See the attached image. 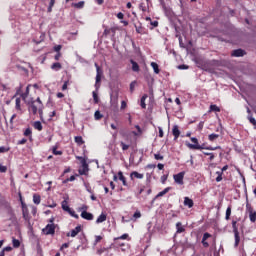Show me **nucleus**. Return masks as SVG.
Wrapping results in <instances>:
<instances>
[{"mask_svg": "<svg viewBox=\"0 0 256 256\" xmlns=\"http://www.w3.org/2000/svg\"><path fill=\"white\" fill-rule=\"evenodd\" d=\"M185 145L186 147H188V149H191L192 151H203V149H206L207 151H217L218 149H222L221 146H207L205 143H203L202 145H193L189 141H186Z\"/></svg>", "mask_w": 256, "mask_h": 256, "instance_id": "1", "label": "nucleus"}, {"mask_svg": "<svg viewBox=\"0 0 256 256\" xmlns=\"http://www.w3.org/2000/svg\"><path fill=\"white\" fill-rule=\"evenodd\" d=\"M2 207H4L7 215L9 216L8 221H11V223L15 224L17 222V215H15V210H13L11 204L8 201H3Z\"/></svg>", "mask_w": 256, "mask_h": 256, "instance_id": "2", "label": "nucleus"}, {"mask_svg": "<svg viewBox=\"0 0 256 256\" xmlns=\"http://www.w3.org/2000/svg\"><path fill=\"white\" fill-rule=\"evenodd\" d=\"M24 103L28 107L29 113H32V115H37L39 106L35 103V99L33 97H31L28 100H25Z\"/></svg>", "mask_w": 256, "mask_h": 256, "instance_id": "3", "label": "nucleus"}, {"mask_svg": "<svg viewBox=\"0 0 256 256\" xmlns=\"http://www.w3.org/2000/svg\"><path fill=\"white\" fill-rule=\"evenodd\" d=\"M246 211L249 213V219L251 223L256 221V211L253 209V206L249 203V197L246 194Z\"/></svg>", "mask_w": 256, "mask_h": 256, "instance_id": "4", "label": "nucleus"}, {"mask_svg": "<svg viewBox=\"0 0 256 256\" xmlns=\"http://www.w3.org/2000/svg\"><path fill=\"white\" fill-rule=\"evenodd\" d=\"M61 207L66 213H69L71 217H74V219H79V215L75 213V210H73V208L69 207V203L67 202V200H63L61 202Z\"/></svg>", "mask_w": 256, "mask_h": 256, "instance_id": "5", "label": "nucleus"}, {"mask_svg": "<svg viewBox=\"0 0 256 256\" xmlns=\"http://www.w3.org/2000/svg\"><path fill=\"white\" fill-rule=\"evenodd\" d=\"M55 229H57V225L47 224L45 228L42 229V233L44 235H55Z\"/></svg>", "mask_w": 256, "mask_h": 256, "instance_id": "6", "label": "nucleus"}, {"mask_svg": "<svg viewBox=\"0 0 256 256\" xmlns=\"http://www.w3.org/2000/svg\"><path fill=\"white\" fill-rule=\"evenodd\" d=\"M173 179L174 182L177 183V185H183V179H185V171L174 174Z\"/></svg>", "mask_w": 256, "mask_h": 256, "instance_id": "7", "label": "nucleus"}, {"mask_svg": "<svg viewBox=\"0 0 256 256\" xmlns=\"http://www.w3.org/2000/svg\"><path fill=\"white\" fill-rule=\"evenodd\" d=\"M247 55V51L242 48L234 49L231 51V57H245Z\"/></svg>", "mask_w": 256, "mask_h": 256, "instance_id": "8", "label": "nucleus"}, {"mask_svg": "<svg viewBox=\"0 0 256 256\" xmlns=\"http://www.w3.org/2000/svg\"><path fill=\"white\" fill-rule=\"evenodd\" d=\"M79 239L82 245H78L76 247V251H79V249H82V250L87 249V237L85 236V234H82L81 236H79Z\"/></svg>", "mask_w": 256, "mask_h": 256, "instance_id": "9", "label": "nucleus"}, {"mask_svg": "<svg viewBox=\"0 0 256 256\" xmlns=\"http://www.w3.org/2000/svg\"><path fill=\"white\" fill-rule=\"evenodd\" d=\"M82 231V226L78 225L75 227V229H72L70 232H68L66 234L67 237H77V235H79V233H81Z\"/></svg>", "mask_w": 256, "mask_h": 256, "instance_id": "10", "label": "nucleus"}, {"mask_svg": "<svg viewBox=\"0 0 256 256\" xmlns=\"http://www.w3.org/2000/svg\"><path fill=\"white\" fill-rule=\"evenodd\" d=\"M80 217L82 219H85L86 221H93V219L95 218L93 213L88 212V211H82L81 214H80Z\"/></svg>", "mask_w": 256, "mask_h": 256, "instance_id": "11", "label": "nucleus"}, {"mask_svg": "<svg viewBox=\"0 0 256 256\" xmlns=\"http://www.w3.org/2000/svg\"><path fill=\"white\" fill-rule=\"evenodd\" d=\"M103 76H101V72L99 71L98 69V74H96V82H95V90L96 92H99V89H101V79H102Z\"/></svg>", "mask_w": 256, "mask_h": 256, "instance_id": "12", "label": "nucleus"}, {"mask_svg": "<svg viewBox=\"0 0 256 256\" xmlns=\"http://www.w3.org/2000/svg\"><path fill=\"white\" fill-rule=\"evenodd\" d=\"M192 61L195 62V65H196L199 69H201L202 66H203V64H204L207 60H205V58H203V57L196 56V57H194V58L192 59Z\"/></svg>", "mask_w": 256, "mask_h": 256, "instance_id": "13", "label": "nucleus"}, {"mask_svg": "<svg viewBox=\"0 0 256 256\" xmlns=\"http://www.w3.org/2000/svg\"><path fill=\"white\" fill-rule=\"evenodd\" d=\"M172 135L174 136V141H177V139H179V137L181 136V130H179L178 125L173 126Z\"/></svg>", "mask_w": 256, "mask_h": 256, "instance_id": "14", "label": "nucleus"}, {"mask_svg": "<svg viewBox=\"0 0 256 256\" xmlns=\"http://www.w3.org/2000/svg\"><path fill=\"white\" fill-rule=\"evenodd\" d=\"M200 69H202V71H206V73H215V70L211 68V65L209 64L208 60L205 61V63Z\"/></svg>", "mask_w": 256, "mask_h": 256, "instance_id": "15", "label": "nucleus"}, {"mask_svg": "<svg viewBox=\"0 0 256 256\" xmlns=\"http://www.w3.org/2000/svg\"><path fill=\"white\" fill-rule=\"evenodd\" d=\"M118 179L119 181H122V185L124 187H127L129 189V183H127V178L125 177V175H123V171L118 172Z\"/></svg>", "mask_w": 256, "mask_h": 256, "instance_id": "16", "label": "nucleus"}, {"mask_svg": "<svg viewBox=\"0 0 256 256\" xmlns=\"http://www.w3.org/2000/svg\"><path fill=\"white\" fill-rule=\"evenodd\" d=\"M195 205V202L193 201V199L189 198V197H184V206L187 207L188 209L193 208V206Z\"/></svg>", "mask_w": 256, "mask_h": 256, "instance_id": "17", "label": "nucleus"}, {"mask_svg": "<svg viewBox=\"0 0 256 256\" xmlns=\"http://www.w3.org/2000/svg\"><path fill=\"white\" fill-rule=\"evenodd\" d=\"M130 63L132 65V71H134V73H139V71H141V68L139 67V63H137L135 60L130 59Z\"/></svg>", "mask_w": 256, "mask_h": 256, "instance_id": "18", "label": "nucleus"}, {"mask_svg": "<svg viewBox=\"0 0 256 256\" xmlns=\"http://www.w3.org/2000/svg\"><path fill=\"white\" fill-rule=\"evenodd\" d=\"M105 221H107V214L102 212L96 219V224L99 225L100 223H105Z\"/></svg>", "mask_w": 256, "mask_h": 256, "instance_id": "19", "label": "nucleus"}, {"mask_svg": "<svg viewBox=\"0 0 256 256\" xmlns=\"http://www.w3.org/2000/svg\"><path fill=\"white\" fill-rule=\"evenodd\" d=\"M150 65L156 75H159V73H161V69H159V64H157V62H151Z\"/></svg>", "mask_w": 256, "mask_h": 256, "instance_id": "20", "label": "nucleus"}, {"mask_svg": "<svg viewBox=\"0 0 256 256\" xmlns=\"http://www.w3.org/2000/svg\"><path fill=\"white\" fill-rule=\"evenodd\" d=\"M147 97H149L147 94H144L141 99H140V107L142 109H147V104L145 103V101L147 100Z\"/></svg>", "mask_w": 256, "mask_h": 256, "instance_id": "21", "label": "nucleus"}, {"mask_svg": "<svg viewBox=\"0 0 256 256\" xmlns=\"http://www.w3.org/2000/svg\"><path fill=\"white\" fill-rule=\"evenodd\" d=\"M133 177H135L136 179H143V174H141L137 171H133V172L130 173L131 181H133Z\"/></svg>", "mask_w": 256, "mask_h": 256, "instance_id": "22", "label": "nucleus"}, {"mask_svg": "<svg viewBox=\"0 0 256 256\" xmlns=\"http://www.w3.org/2000/svg\"><path fill=\"white\" fill-rule=\"evenodd\" d=\"M161 7L165 13V15L169 16L171 13H173V10H171V7H167V4H161Z\"/></svg>", "mask_w": 256, "mask_h": 256, "instance_id": "23", "label": "nucleus"}, {"mask_svg": "<svg viewBox=\"0 0 256 256\" xmlns=\"http://www.w3.org/2000/svg\"><path fill=\"white\" fill-rule=\"evenodd\" d=\"M78 175H89V166H82V169L78 170Z\"/></svg>", "mask_w": 256, "mask_h": 256, "instance_id": "24", "label": "nucleus"}, {"mask_svg": "<svg viewBox=\"0 0 256 256\" xmlns=\"http://www.w3.org/2000/svg\"><path fill=\"white\" fill-rule=\"evenodd\" d=\"M31 87V84H29L27 87H26V90L24 93H21L20 96L22 97V100L24 101H27V98L29 97V89Z\"/></svg>", "mask_w": 256, "mask_h": 256, "instance_id": "25", "label": "nucleus"}, {"mask_svg": "<svg viewBox=\"0 0 256 256\" xmlns=\"http://www.w3.org/2000/svg\"><path fill=\"white\" fill-rule=\"evenodd\" d=\"M176 233H185V227L181 222L176 223Z\"/></svg>", "mask_w": 256, "mask_h": 256, "instance_id": "26", "label": "nucleus"}, {"mask_svg": "<svg viewBox=\"0 0 256 256\" xmlns=\"http://www.w3.org/2000/svg\"><path fill=\"white\" fill-rule=\"evenodd\" d=\"M234 247H239V243H241V236L239 235V232H234Z\"/></svg>", "mask_w": 256, "mask_h": 256, "instance_id": "27", "label": "nucleus"}, {"mask_svg": "<svg viewBox=\"0 0 256 256\" xmlns=\"http://www.w3.org/2000/svg\"><path fill=\"white\" fill-rule=\"evenodd\" d=\"M77 177H79V174H74L72 176H70L69 178H66L65 180L62 181L63 185H67V183L69 181L73 182L75 181V179H77Z\"/></svg>", "mask_w": 256, "mask_h": 256, "instance_id": "28", "label": "nucleus"}, {"mask_svg": "<svg viewBox=\"0 0 256 256\" xmlns=\"http://www.w3.org/2000/svg\"><path fill=\"white\" fill-rule=\"evenodd\" d=\"M92 97H93V101H94L95 105H99V102L101 101L99 99V92L93 91L92 92Z\"/></svg>", "mask_w": 256, "mask_h": 256, "instance_id": "29", "label": "nucleus"}, {"mask_svg": "<svg viewBox=\"0 0 256 256\" xmlns=\"http://www.w3.org/2000/svg\"><path fill=\"white\" fill-rule=\"evenodd\" d=\"M209 111L213 112V113H221V108L219 106H217L216 104H211Z\"/></svg>", "mask_w": 256, "mask_h": 256, "instance_id": "30", "label": "nucleus"}, {"mask_svg": "<svg viewBox=\"0 0 256 256\" xmlns=\"http://www.w3.org/2000/svg\"><path fill=\"white\" fill-rule=\"evenodd\" d=\"M52 71H59L63 69V66L59 62H55L51 65Z\"/></svg>", "mask_w": 256, "mask_h": 256, "instance_id": "31", "label": "nucleus"}, {"mask_svg": "<svg viewBox=\"0 0 256 256\" xmlns=\"http://www.w3.org/2000/svg\"><path fill=\"white\" fill-rule=\"evenodd\" d=\"M12 245H13L14 249H19L21 247V241H19V239H16L15 237H13Z\"/></svg>", "mask_w": 256, "mask_h": 256, "instance_id": "32", "label": "nucleus"}, {"mask_svg": "<svg viewBox=\"0 0 256 256\" xmlns=\"http://www.w3.org/2000/svg\"><path fill=\"white\" fill-rule=\"evenodd\" d=\"M33 127L37 131H43V124L41 123V121H35Z\"/></svg>", "mask_w": 256, "mask_h": 256, "instance_id": "33", "label": "nucleus"}, {"mask_svg": "<svg viewBox=\"0 0 256 256\" xmlns=\"http://www.w3.org/2000/svg\"><path fill=\"white\" fill-rule=\"evenodd\" d=\"M74 141L77 145H85V140H83L82 136H75Z\"/></svg>", "mask_w": 256, "mask_h": 256, "instance_id": "34", "label": "nucleus"}, {"mask_svg": "<svg viewBox=\"0 0 256 256\" xmlns=\"http://www.w3.org/2000/svg\"><path fill=\"white\" fill-rule=\"evenodd\" d=\"M45 109V106L38 107L37 113L39 114L40 120L42 123H45V119L43 118V110Z\"/></svg>", "mask_w": 256, "mask_h": 256, "instance_id": "35", "label": "nucleus"}, {"mask_svg": "<svg viewBox=\"0 0 256 256\" xmlns=\"http://www.w3.org/2000/svg\"><path fill=\"white\" fill-rule=\"evenodd\" d=\"M33 203L35 205H39L41 203V195L39 194H34L33 195Z\"/></svg>", "mask_w": 256, "mask_h": 256, "instance_id": "36", "label": "nucleus"}, {"mask_svg": "<svg viewBox=\"0 0 256 256\" xmlns=\"http://www.w3.org/2000/svg\"><path fill=\"white\" fill-rule=\"evenodd\" d=\"M94 119H95V121H101V119H103V114H101V111H99V110L95 111Z\"/></svg>", "mask_w": 256, "mask_h": 256, "instance_id": "37", "label": "nucleus"}, {"mask_svg": "<svg viewBox=\"0 0 256 256\" xmlns=\"http://www.w3.org/2000/svg\"><path fill=\"white\" fill-rule=\"evenodd\" d=\"M24 137H30V140L32 139V135H33V131L31 130V128H26L25 131H24Z\"/></svg>", "mask_w": 256, "mask_h": 256, "instance_id": "38", "label": "nucleus"}, {"mask_svg": "<svg viewBox=\"0 0 256 256\" xmlns=\"http://www.w3.org/2000/svg\"><path fill=\"white\" fill-rule=\"evenodd\" d=\"M170 191H171V187H166L164 190H162L157 194V197H163L164 195H167V193Z\"/></svg>", "mask_w": 256, "mask_h": 256, "instance_id": "39", "label": "nucleus"}, {"mask_svg": "<svg viewBox=\"0 0 256 256\" xmlns=\"http://www.w3.org/2000/svg\"><path fill=\"white\" fill-rule=\"evenodd\" d=\"M72 5L76 9H83V7H85V1H80L78 3H73Z\"/></svg>", "mask_w": 256, "mask_h": 256, "instance_id": "40", "label": "nucleus"}, {"mask_svg": "<svg viewBox=\"0 0 256 256\" xmlns=\"http://www.w3.org/2000/svg\"><path fill=\"white\" fill-rule=\"evenodd\" d=\"M216 175H218L216 177V183H221V181H223V172H222V170L221 171H217Z\"/></svg>", "mask_w": 256, "mask_h": 256, "instance_id": "41", "label": "nucleus"}, {"mask_svg": "<svg viewBox=\"0 0 256 256\" xmlns=\"http://www.w3.org/2000/svg\"><path fill=\"white\" fill-rule=\"evenodd\" d=\"M225 219L226 221H229L231 219V205H229L226 209Z\"/></svg>", "mask_w": 256, "mask_h": 256, "instance_id": "42", "label": "nucleus"}, {"mask_svg": "<svg viewBox=\"0 0 256 256\" xmlns=\"http://www.w3.org/2000/svg\"><path fill=\"white\" fill-rule=\"evenodd\" d=\"M22 215H29V208H27L26 203H22Z\"/></svg>", "mask_w": 256, "mask_h": 256, "instance_id": "43", "label": "nucleus"}, {"mask_svg": "<svg viewBox=\"0 0 256 256\" xmlns=\"http://www.w3.org/2000/svg\"><path fill=\"white\" fill-rule=\"evenodd\" d=\"M248 120L251 123V125L254 126V129H256V119L253 117V115H248Z\"/></svg>", "mask_w": 256, "mask_h": 256, "instance_id": "44", "label": "nucleus"}, {"mask_svg": "<svg viewBox=\"0 0 256 256\" xmlns=\"http://www.w3.org/2000/svg\"><path fill=\"white\" fill-rule=\"evenodd\" d=\"M175 37L178 39L179 41V46L182 48V49H185V44H183V37H181V35H175Z\"/></svg>", "mask_w": 256, "mask_h": 256, "instance_id": "45", "label": "nucleus"}, {"mask_svg": "<svg viewBox=\"0 0 256 256\" xmlns=\"http://www.w3.org/2000/svg\"><path fill=\"white\" fill-rule=\"evenodd\" d=\"M203 155L208 156L209 161H213V159H215V153H213V152H203Z\"/></svg>", "mask_w": 256, "mask_h": 256, "instance_id": "46", "label": "nucleus"}, {"mask_svg": "<svg viewBox=\"0 0 256 256\" xmlns=\"http://www.w3.org/2000/svg\"><path fill=\"white\" fill-rule=\"evenodd\" d=\"M210 67H217L219 65V60H207Z\"/></svg>", "mask_w": 256, "mask_h": 256, "instance_id": "47", "label": "nucleus"}, {"mask_svg": "<svg viewBox=\"0 0 256 256\" xmlns=\"http://www.w3.org/2000/svg\"><path fill=\"white\" fill-rule=\"evenodd\" d=\"M52 153L53 155H63V151L57 150V146H53Z\"/></svg>", "mask_w": 256, "mask_h": 256, "instance_id": "48", "label": "nucleus"}, {"mask_svg": "<svg viewBox=\"0 0 256 256\" xmlns=\"http://www.w3.org/2000/svg\"><path fill=\"white\" fill-rule=\"evenodd\" d=\"M210 237H211V233L205 232V233L203 234L201 243H205V241H207V239H210Z\"/></svg>", "mask_w": 256, "mask_h": 256, "instance_id": "49", "label": "nucleus"}, {"mask_svg": "<svg viewBox=\"0 0 256 256\" xmlns=\"http://www.w3.org/2000/svg\"><path fill=\"white\" fill-rule=\"evenodd\" d=\"M135 129H137L138 133L136 131H133V135L137 136V135H141L143 133V130L141 129V126L136 125Z\"/></svg>", "mask_w": 256, "mask_h": 256, "instance_id": "50", "label": "nucleus"}, {"mask_svg": "<svg viewBox=\"0 0 256 256\" xmlns=\"http://www.w3.org/2000/svg\"><path fill=\"white\" fill-rule=\"evenodd\" d=\"M209 141H215L216 139H219V134L212 133L208 136Z\"/></svg>", "mask_w": 256, "mask_h": 256, "instance_id": "51", "label": "nucleus"}, {"mask_svg": "<svg viewBox=\"0 0 256 256\" xmlns=\"http://www.w3.org/2000/svg\"><path fill=\"white\" fill-rule=\"evenodd\" d=\"M61 49H63V45L61 44L55 45L53 47V51H55V53H61Z\"/></svg>", "mask_w": 256, "mask_h": 256, "instance_id": "52", "label": "nucleus"}, {"mask_svg": "<svg viewBox=\"0 0 256 256\" xmlns=\"http://www.w3.org/2000/svg\"><path fill=\"white\" fill-rule=\"evenodd\" d=\"M167 179H169V172L161 176V183L165 185V183L167 182Z\"/></svg>", "mask_w": 256, "mask_h": 256, "instance_id": "53", "label": "nucleus"}, {"mask_svg": "<svg viewBox=\"0 0 256 256\" xmlns=\"http://www.w3.org/2000/svg\"><path fill=\"white\" fill-rule=\"evenodd\" d=\"M15 109L17 111H21V98H16V106Z\"/></svg>", "mask_w": 256, "mask_h": 256, "instance_id": "54", "label": "nucleus"}, {"mask_svg": "<svg viewBox=\"0 0 256 256\" xmlns=\"http://www.w3.org/2000/svg\"><path fill=\"white\" fill-rule=\"evenodd\" d=\"M232 228L233 233L239 232V228H237V220H232Z\"/></svg>", "mask_w": 256, "mask_h": 256, "instance_id": "55", "label": "nucleus"}, {"mask_svg": "<svg viewBox=\"0 0 256 256\" xmlns=\"http://www.w3.org/2000/svg\"><path fill=\"white\" fill-rule=\"evenodd\" d=\"M136 85H137V80H134L130 83V93H133V91H135Z\"/></svg>", "mask_w": 256, "mask_h": 256, "instance_id": "56", "label": "nucleus"}, {"mask_svg": "<svg viewBox=\"0 0 256 256\" xmlns=\"http://www.w3.org/2000/svg\"><path fill=\"white\" fill-rule=\"evenodd\" d=\"M84 187L88 193H93V190L91 189V184L84 182Z\"/></svg>", "mask_w": 256, "mask_h": 256, "instance_id": "57", "label": "nucleus"}, {"mask_svg": "<svg viewBox=\"0 0 256 256\" xmlns=\"http://www.w3.org/2000/svg\"><path fill=\"white\" fill-rule=\"evenodd\" d=\"M119 239H129V234L125 233L123 235H121L120 237L114 238V241H116V243L119 241Z\"/></svg>", "mask_w": 256, "mask_h": 256, "instance_id": "58", "label": "nucleus"}, {"mask_svg": "<svg viewBox=\"0 0 256 256\" xmlns=\"http://www.w3.org/2000/svg\"><path fill=\"white\" fill-rule=\"evenodd\" d=\"M21 89H23V85L20 84V87L16 88V93L12 97V99H15V97H17V95H21Z\"/></svg>", "mask_w": 256, "mask_h": 256, "instance_id": "59", "label": "nucleus"}, {"mask_svg": "<svg viewBox=\"0 0 256 256\" xmlns=\"http://www.w3.org/2000/svg\"><path fill=\"white\" fill-rule=\"evenodd\" d=\"M177 69H180L181 71L189 69V65L187 64H180L177 66Z\"/></svg>", "mask_w": 256, "mask_h": 256, "instance_id": "60", "label": "nucleus"}, {"mask_svg": "<svg viewBox=\"0 0 256 256\" xmlns=\"http://www.w3.org/2000/svg\"><path fill=\"white\" fill-rule=\"evenodd\" d=\"M134 219H141V211L136 210L133 214Z\"/></svg>", "mask_w": 256, "mask_h": 256, "instance_id": "61", "label": "nucleus"}, {"mask_svg": "<svg viewBox=\"0 0 256 256\" xmlns=\"http://www.w3.org/2000/svg\"><path fill=\"white\" fill-rule=\"evenodd\" d=\"M11 148L5 147V146H0V153H8Z\"/></svg>", "mask_w": 256, "mask_h": 256, "instance_id": "62", "label": "nucleus"}, {"mask_svg": "<svg viewBox=\"0 0 256 256\" xmlns=\"http://www.w3.org/2000/svg\"><path fill=\"white\" fill-rule=\"evenodd\" d=\"M35 104H38V107H44L43 101H41V98L38 97L36 100H34Z\"/></svg>", "mask_w": 256, "mask_h": 256, "instance_id": "63", "label": "nucleus"}, {"mask_svg": "<svg viewBox=\"0 0 256 256\" xmlns=\"http://www.w3.org/2000/svg\"><path fill=\"white\" fill-rule=\"evenodd\" d=\"M190 141L194 144L192 145H199V139H197V137H191L190 138Z\"/></svg>", "mask_w": 256, "mask_h": 256, "instance_id": "64", "label": "nucleus"}]
</instances>
